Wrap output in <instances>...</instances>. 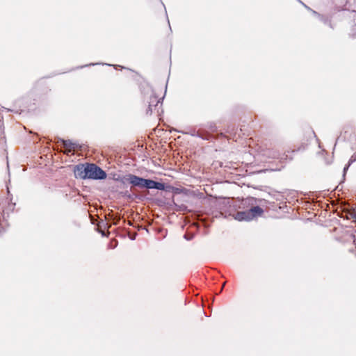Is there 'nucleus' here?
Returning <instances> with one entry per match:
<instances>
[{"label": "nucleus", "instance_id": "nucleus-8", "mask_svg": "<svg viewBox=\"0 0 356 356\" xmlns=\"http://www.w3.org/2000/svg\"><path fill=\"white\" fill-rule=\"evenodd\" d=\"M235 219L238 221H250L252 220V216L249 213V210L237 212L235 215Z\"/></svg>", "mask_w": 356, "mask_h": 356}, {"label": "nucleus", "instance_id": "nucleus-22", "mask_svg": "<svg viewBox=\"0 0 356 356\" xmlns=\"http://www.w3.org/2000/svg\"><path fill=\"white\" fill-rule=\"evenodd\" d=\"M163 8H164V10H166V8H165V4H163Z\"/></svg>", "mask_w": 356, "mask_h": 356}, {"label": "nucleus", "instance_id": "nucleus-25", "mask_svg": "<svg viewBox=\"0 0 356 356\" xmlns=\"http://www.w3.org/2000/svg\"><path fill=\"white\" fill-rule=\"evenodd\" d=\"M7 191H8V193H10V192H9V188H8V186H7Z\"/></svg>", "mask_w": 356, "mask_h": 356}, {"label": "nucleus", "instance_id": "nucleus-12", "mask_svg": "<svg viewBox=\"0 0 356 356\" xmlns=\"http://www.w3.org/2000/svg\"><path fill=\"white\" fill-rule=\"evenodd\" d=\"M248 210H249V213H250L252 219L254 217L260 216L264 213L263 209H261L259 206L253 207Z\"/></svg>", "mask_w": 356, "mask_h": 356}, {"label": "nucleus", "instance_id": "nucleus-24", "mask_svg": "<svg viewBox=\"0 0 356 356\" xmlns=\"http://www.w3.org/2000/svg\"><path fill=\"white\" fill-rule=\"evenodd\" d=\"M163 8H164V10H166V8H165V4H163Z\"/></svg>", "mask_w": 356, "mask_h": 356}, {"label": "nucleus", "instance_id": "nucleus-16", "mask_svg": "<svg viewBox=\"0 0 356 356\" xmlns=\"http://www.w3.org/2000/svg\"><path fill=\"white\" fill-rule=\"evenodd\" d=\"M298 2H300L307 10H309L312 13V10H313L311 8L307 6L306 4H305L302 1L298 0Z\"/></svg>", "mask_w": 356, "mask_h": 356}, {"label": "nucleus", "instance_id": "nucleus-26", "mask_svg": "<svg viewBox=\"0 0 356 356\" xmlns=\"http://www.w3.org/2000/svg\"><path fill=\"white\" fill-rule=\"evenodd\" d=\"M131 240H134V239H135V237L131 236Z\"/></svg>", "mask_w": 356, "mask_h": 356}, {"label": "nucleus", "instance_id": "nucleus-13", "mask_svg": "<svg viewBox=\"0 0 356 356\" xmlns=\"http://www.w3.org/2000/svg\"><path fill=\"white\" fill-rule=\"evenodd\" d=\"M191 134L193 136H196L206 140H209L211 138V136L209 134L204 133L200 131H194Z\"/></svg>", "mask_w": 356, "mask_h": 356}, {"label": "nucleus", "instance_id": "nucleus-1", "mask_svg": "<svg viewBox=\"0 0 356 356\" xmlns=\"http://www.w3.org/2000/svg\"><path fill=\"white\" fill-rule=\"evenodd\" d=\"M115 180L124 184L126 183H129L131 185V187L133 188L137 187L140 189L144 188L145 178L135 175L134 174L129 173L125 176H118V177L115 179Z\"/></svg>", "mask_w": 356, "mask_h": 356}, {"label": "nucleus", "instance_id": "nucleus-19", "mask_svg": "<svg viewBox=\"0 0 356 356\" xmlns=\"http://www.w3.org/2000/svg\"><path fill=\"white\" fill-rule=\"evenodd\" d=\"M352 218L355 219V221H356V214L355 213L352 214Z\"/></svg>", "mask_w": 356, "mask_h": 356}, {"label": "nucleus", "instance_id": "nucleus-17", "mask_svg": "<svg viewBox=\"0 0 356 356\" xmlns=\"http://www.w3.org/2000/svg\"><path fill=\"white\" fill-rule=\"evenodd\" d=\"M356 161V155H353L350 159H349L348 161V163H350V164H352L353 162H355Z\"/></svg>", "mask_w": 356, "mask_h": 356}, {"label": "nucleus", "instance_id": "nucleus-14", "mask_svg": "<svg viewBox=\"0 0 356 356\" xmlns=\"http://www.w3.org/2000/svg\"><path fill=\"white\" fill-rule=\"evenodd\" d=\"M184 238L187 241H191L193 238V234H184Z\"/></svg>", "mask_w": 356, "mask_h": 356}, {"label": "nucleus", "instance_id": "nucleus-3", "mask_svg": "<svg viewBox=\"0 0 356 356\" xmlns=\"http://www.w3.org/2000/svg\"><path fill=\"white\" fill-rule=\"evenodd\" d=\"M261 154L266 159H280V161L286 160L288 155L286 153L280 152L274 148H265L261 150Z\"/></svg>", "mask_w": 356, "mask_h": 356}, {"label": "nucleus", "instance_id": "nucleus-21", "mask_svg": "<svg viewBox=\"0 0 356 356\" xmlns=\"http://www.w3.org/2000/svg\"><path fill=\"white\" fill-rule=\"evenodd\" d=\"M211 129L212 131H214L216 130L215 128H213V127H211Z\"/></svg>", "mask_w": 356, "mask_h": 356}, {"label": "nucleus", "instance_id": "nucleus-11", "mask_svg": "<svg viewBox=\"0 0 356 356\" xmlns=\"http://www.w3.org/2000/svg\"><path fill=\"white\" fill-rule=\"evenodd\" d=\"M312 15H314L315 17H316L320 21H321L323 24L328 25L331 29H333L330 18L328 16L326 15H322L317 13L315 10H312Z\"/></svg>", "mask_w": 356, "mask_h": 356}, {"label": "nucleus", "instance_id": "nucleus-2", "mask_svg": "<svg viewBox=\"0 0 356 356\" xmlns=\"http://www.w3.org/2000/svg\"><path fill=\"white\" fill-rule=\"evenodd\" d=\"M87 179L102 180L106 178V173L100 167L94 163H87Z\"/></svg>", "mask_w": 356, "mask_h": 356}, {"label": "nucleus", "instance_id": "nucleus-6", "mask_svg": "<svg viewBox=\"0 0 356 356\" xmlns=\"http://www.w3.org/2000/svg\"><path fill=\"white\" fill-rule=\"evenodd\" d=\"M87 164L85 165L84 164H79L75 165L74 169V173L76 178H79L81 179H86L87 176Z\"/></svg>", "mask_w": 356, "mask_h": 356}, {"label": "nucleus", "instance_id": "nucleus-4", "mask_svg": "<svg viewBox=\"0 0 356 356\" xmlns=\"http://www.w3.org/2000/svg\"><path fill=\"white\" fill-rule=\"evenodd\" d=\"M144 188L164 191L165 189V186L163 183L158 182V181H156L150 179L145 178Z\"/></svg>", "mask_w": 356, "mask_h": 356}, {"label": "nucleus", "instance_id": "nucleus-27", "mask_svg": "<svg viewBox=\"0 0 356 356\" xmlns=\"http://www.w3.org/2000/svg\"><path fill=\"white\" fill-rule=\"evenodd\" d=\"M160 106H162V102H160Z\"/></svg>", "mask_w": 356, "mask_h": 356}, {"label": "nucleus", "instance_id": "nucleus-23", "mask_svg": "<svg viewBox=\"0 0 356 356\" xmlns=\"http://www.w3.org/2000/svg\"><path fill=\"white\" fill-rule=\"evenodd\" d=\"M163 8H164V10H166V8H165V4H163Z\"/></svg>", "mask_w": 356, "mask_h": 356}, {"label": "nucleus", "instance_id": "nucleus-15", "mask_svg": "<svg viewBox=\"0 0 356 356\" xmlns=\"http://www.w3.org/2000/svg\"><path fill=\"white\" fill-rule=\"evenodd\" d=\"M350 163H348L347 165H346V166L344 167L343 168V177H344L345 175H346V173L347 172V170H348L349 167L350 166Z\"/></svg>", "mask_w": 356, "mask_h": 356}, {"label": "nucleus", "instance_id": "nucleus-5", "mask_svg": "<svg viewBox=\"0 0 356 356\" xmlns=\"http://www.w3.org/2000/svg\"><path fill=\"white\" fill-rule=\"evenodd\" d=\"M161 99H159L154 93H152L149 97V100L148 102L149 105L146 111V113L151 115L153 112V110H155L159 106L160 100Z\"/></svg>", "mask_w": 356, "mask_h": 356}, {"label": "nucleus", "instance_id": "nucleus-7", "mask_svg": "<svg viewBox=\"0 0 356 356\" xmlns=\"http://www.w3.org/2000/svg\"><path fill=\"white\" fill-rule=\"evenodd\" d=\"M15 206V203H8V207L6 209L3 208V215H2V219L0 218V232H1V230H4V227L6 225V220L5 218V215L6 213H8L9 211H13L14 209V207Z\"/></svg>", "mask_w": 356, "mask_h": 356}, {"label": "nucleus", "instance_id": "nucleus-10", "mask_svg": "<svg viewBox=\"0 0 356 356\" xmlns=\"http://www.w3.org/2000/svg\"><path fill=\"white\" fill-rule=\"evenodd\" d=\"M346 6H348L347 9L354 13V29L356 30V0H347Z\"/></svg>", "mask_w": 356, "mask_h": 356}, {"label": "nucleus", "instance_id": "nucleus-18", "mask_svg": "<svg viewBox=\"0 0 356 356\" xmlns=\"http://www.w3.org/2000/svg\"><path fill=\"white\" fill-rule=\"evenodd\" d=\"M98 63H90L89 64V65H97ZM86 66H88V65H83V66H81V68H83L84 67H86Z\"/></svg>", "mask_w": 356, "mask_h": 356}, {"label": "nucleus", "instance_id": "nucleus-28", "mask_svg": "<svg viewBox=\"0 0 356 356\" xmlns=\"http://www.w3.org/2000/svg\"><path fill=\"white\" fill-rule=\"evenodd\" d=\"M160 106H162V102H160Z\"/></svg>", "mask_w": 356, "mask_h": 356}, {"label": "nucleus", "instance_id": "nucleus-9", "mask_svg": "<svg viewBox=\"0 0 356 356\" xmlns=\"http://www.w3.org/2000/svg\"><path fill=\"white\" fill-rule=\"evenodd\" d=\"M60 142L67 152H71L79 147L77 143H73L70 140L60 139Z\"/></svg>", "mask_w": 356, "mask_h": 356}, {"label": "nucleus", "instance_id": "nucleus-20", "mask_svg": "<svg viewBox=\"0 0 356 356\" xmlns=\"http://www.w3.org/2000/svg\"><path fill=\"white\" fill-rule=\"evenodd\" d=\"M125 195H127L129 198H132V195L130 194H127V193H126Z\"/></svg>", "mask_w": 356, "mask_h": 356}]
</instances>
